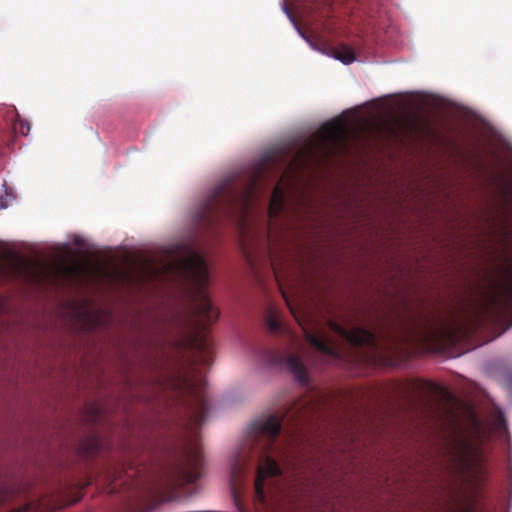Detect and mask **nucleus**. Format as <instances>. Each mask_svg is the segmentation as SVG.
<instances>
[{
  "mask_svg": "<svg viewBox=\"0 0 512 512\" xmlns=\"http://www.w3.org/2000/svg\"><path fill=\"white\" fill-rule=\"evenodd\" d=\"M274 168L272 159L256 164L244 180H223L200 206L196 221L200 226L212 227L221 217H237L244 223L254 203L262 194L261 182Z\"/></svg>",
  "mask_w": 512,
  "mask_h": 512,
  "instance_id": "1",
  "label": "nucleus"
},
{
  "mask_svg": "<svg viewBox=\"0 0 512 512\" xmlns=\"http://www.w3.org/2000/svg\"><path fill=\"white\" fill-rule=\"evenodd\" d=\"M506 271L505 282L487 295L471 310H463L439 323H428L430 336L445 344H456L475 334L484 324L494 323L512 315V262Z\"/></svg>",
  "mask_w": 512,
  "mask_h": 512,
  "instance_id": "2",
  "label": "nucleus"
},
{
  "mask_svg": "<svg viewBox=\"0 0 512 512\" xmlns=\"http://www.w3.org/2000/svg\"><path fill=\"white\" fill-rule=\"evenodd\" d=\"M283 418L278 415H270L260 419L252 425V432L256 438L257 445L262 446L259 464L255 478V493L259 500L265 498V479L281 475V468L269 451L274 445L282 429Z\"/></svg>",
  "mask_w": 512,
  "mask_h": 512,
  "instance_id": "3",
  "label": "nucleus"
},
{
  "mask_svg": "<svg viewBox=\"0 0 512 512\" xmlns=\"http://www.w3.org/2000/svg\"><path fill=\"white\" fill-rule=\"evenodd\" d=\"M446 467L455 477H474L480 473L482 450L480 443L466 435H455L445 453Z\"/></svg>",
  "mask_w": 512,
  "mask_h": 512,
  "instance_id": "4",
  "label": "nucleus"
},
{
  "mask_svg": "<svg viewBox=\"0 0 512 512\" xmlns=\"http://www.w3.org/2000/svg\"><path fill=\"white\" fill-rule=\"evenodd\" d=\"M178 270L201 292L209 279L208 266L201 254L187 249L186 256L176 263Z\"/></svg>",
  "mask_w": 512,
  "mask_h": 512,
  "instance_id": "5",
  "label": "nucleus"
},
{
  "mask_svg": "<svg viewBox=\"0 0 512 512\" xmlns=\"http://www.w3.org/2000/svg\"><path fill=\"white\" fill-rule=\"evenodd\" d=\"M261 360L270 366L285 365L299 383L307 384L308 382L307 369L298 355L285 356L277 350L269 349L262 352Z\"/></svg>",
  "mask_w": 512,
  "mask_h": 512,
  "instance_id": "6",
  "label": "nucleus"
},
{
  "mask_svg": "<svg viewBox=\"0 0 512 512\" xmlns=\"http://www.w3.org/2000/svg\"><path fill=\"white\" fill-rule=\"evenodd\" d=\"M182 458V463L176 467L177 477L184 482L192 483L201 476L202 450L197 444L190 445L183 451Z\"/></svg>",
  "mask_w": 512,
  "mask_h": 512,
  "instance_id": "7",
  "label": "nucleus"
},
{
  "mask_svg": "<svg viewBox=\"0 0 512 512\" xmlns=\"http://www.w3.org/2000/svg\"><path fill=\"white\" fill-rule=\"evenodd\" d=\"M346 134L345 123L338 119L323 125L319 131V150L328 155L340 144Z\"/></svg>",
  "mask_w": 512,
  "mask_h": 512,
  "instance_id": "8",
  "label": "nucleus"
},
{
  "mask_svg": "<svg viewBox=\"0 0 512 512\" xmlns=\"http://www.w3.org/2000/svg\"><path fill=\"white\" fill-rule=\"evenodd\" d=\"M332 329L353 346H366L377 349L375 334L364 327L346 329L339 324L333 323Z\"/></svg>",
  "mask_w": 512,
  "mask_h": 512,
  "instance_id": "9",
  "label": "nucleus"
},
{
  "mask_svg": "<svg viewBox=\"0 0 512 512\" xmlns=\"http://www.w3.org/2000/svg\"><path fill=\"white\" fill-rule=\"evenodd\" d=\"M331 11V0H311L303 5L301 16L307 23L314 24L329 17Z\"/></svg>",
  "mask_w": 512,
  "mask_h": 512,
  "instance_id": "10",
  "label": "nucleus"
},
{
  "mask_svg": "<svg viewBox=\"0 0 512 512\" xmlns=\"http://www.w3.org/2000/svg\"><path fill=\"white\" fill-rule=\"evenodd\" d=\"M79 499L80 497L69 501L44 497L37 501L27 502L13 512H53L67 504L77 502Z\"/></svg>",
  "mask_w": 512,
  "mask_h": 512,
  "instance_id": "11",
  "label": "nucleus"
},
{
  "mask_svg": "<svg viewBox=\"0 0 512 512\" xmlns=\"http://www.w3.org/2000/svg\"><path fill=\"white\" fill-rule=\"evenodd\" d=\"M196 313L205 325L214 323L219 316V313L214 308L211 300L202 293H200L199 299L196 303Z\"/></svg>",
  "mask_w": 512,
  "mask_h": 512,
  "instance_id": "12",
  "label": "nucleus"
},
{
  "mask_svg": "<svg viewBox=\"0 0 512 512\" xmlns=\"http://www.w3.org/2000/svg\"><path fill=\"white\" fill-rule=\"evenodd\" d=\"M26 272V265L22 260L14 259L0 262V277L10 281L23 276Z\"/></svg>",
  "mask_w": 512,
  "mask_h": 512,
  "instance_id": "13",
  "label": "nucleus"
},
{
  "mask_svg": "<svg viewBox=\"0 0 512 512\" xmlns=\"http://www.w3.org/2000/svg\"><path fill=\"white\" fill-rule=\"evenodd\" d=\"M209 405L206 397L195 392L194 404L191 407V420L194 426H201L208 415Z\"/></svg>",
  "mask_w": 512,
  "mask_h": 512,
  "instance_id": "14",
  "label": "nucleus"
},
{
  "mask_svg": "<svg viewBox=\"0 0 512 512\" xmlns=\"http://www.w3.org/2000/svg\"><path fill=\"white\" fill-rule=\"evenodd\" d=\"M285 192L280 183H277L271 193L268 205L270 218H276L284 209Z\"/></svg>",
  "mask_w": 512,
  "mask_h": 512,
  "instance_id": "15",
  "label": "nucleus"
},
{
  "mask_svg": "<svg viewBox=\"0 0 512 512\" xmlns=\"http://www.w3.org/2000/svg\"><path fill=\"white\" fill-rule=\"evenodd\" d=\"M305 339L315 350L328 356H335L336 351L333 345L321 335L305 332Z\"/></svg>",
  "mask_w": 512,
  "mask_h": 512,
  "instance_id": "16",
  "label": "nucleus"
},
{
  "mask_svg": "<svg viewBox=\"0 0 512 512\" xmlns=\"http://www.w3.org/2000/svg\"><path fill=\"white\" fill-rule=\"evenodd\" d=\"M333 56L344 64H350L356 59L353 49L347 45H341L335 48Z\"/></svg>",
  "mask_w": 512,
  "mask_h": 512,
  "instance_id": "17",
  "label": "nucleus"
},
{
  "mask_svg": "<svg viewBox=\"0 0 512 512\" xmlns=\"http://www.w3.org/2000/svg\"><path fill=\"white\" fill-rule=\"evenodd\" d=\"M447 512H475L471 504L465 502H457L452 505Z\"/></svg>",
  "mask_w": 512,
  "mask_h": 512,
  "instance_id": "18",
  "label": "nucleus"
},
{
  "mask_svg": "<svg viewBox=\"0 0 512 512\" xmlns=\"http://www.w3.org/2000/svg\"><path fill=\"white\" fill-rule=\"evenodd\" d=\"M230 489H231V494H232V497H233V501H234L235 505L237 506L239 512H245L244 509L242 508V505H241V502H240V498H239L238 493H237L236 485L234 483H232Z\"/></svg>",
  "mask_w": 512,
  "mask_h": 512,
  "instance_id": "19",
  "label": "nucleus"
},
{
  "mask_svg": "<svg viewBox=\"0 0 512 512\" xmlns=\"http://www.w3.org/2000/svg\"><path fill=\"white\" fill-rule=\"evenodd\" d=\"M30 131V124L28 122H20L19 124V132L22 134V135H28Z\"/></svg>",
  "mask_w": 512,
  "mask_h": 512,
  "instance_id": "20",
  "label": "nucleus"
},
{
  "mask_svg": "<svg viewBox=\"0 0 512 512\" xmlns=\"http://www.w3.org/2000/svg\"><path fill=\"white\" fill-rule=\"evenodd\" d=\"M243 467H241L240 465L238 464H235L234 467H233V475L236 476L237 474L241 473L243 471Z\"/></svg>",
  "mask_w": 512,
  "mask_h": 512,
  "instance_id": "21",
  "label": "nucleus"
},
{
  "mask_svg": "<svg viewBox=\"0 0 512 512\" xmlns=\"http://www.w3.org/2000/svg\"><path fill=\"white\" fill-rule=\"evenodd\" d=\"M8 206L6 197H0V209H5Z\"/></svg>",
  "mask_w": 512,
  "mask_h": 512,
  "instance_id": "22",
  "label": "nucleus"
},
{
  "mask_svg": "<svg viewBox=\"0 0 512 512\" xmlns=\"http://www.w3.org/2000/svg\"><path fill=\"white\" fill-rule=\"evenodd\" d=\"M197 345L200 351H205L207 349V345L204 341H199Z\"/></svg>",
  "mask_w": 512,
  "mask_h": 512,
  "instance_id": "23",
  "label": "nucleus"
},
{
  "mask_svg": "<svg viewBox=\"0 0 512 512\" xmlns=\"http://www.w3.org/2000/svg\"><path fill=\"white\" fill-rule=\"evenodd\" d=\"M270 328L273 329V330H277L279 328L278 322L275 321V320H271L270 321Z\"/></svg>",
  "mask_w": 512,
  "mask_h": 512,
  "instance_id": "24",
  "label": "nucleus"
},
{
  "mask_svg": "<svg viewBox=\"0 0 512 512\" xmlns=\"http://www.w3.org/2000/svg\"><path fill=\"white\" fill-rule=\"evenodd\" d=\"M422 387H423V388L430 389V390H433V389H435V388H436V387H435V385H434V384H432V383H423V384H422Z\"/></svg>",
  "mask_w": 512,
  "mask_h": 512,
  "instance_id": "25",
  "label": "nucleus"
},
{
  "mask_svg": "<svg viewBox=\"0 0 512 512\" xmlns=\"http://www.w3.org/2000/svg\"><path fill=\"white\" fill-rule=\"evenodd\" d=\"M291 414H292L293 417H296V418H299V419H301V418H303L305 416V414H302V413H300L298 411L297 412H291Z\"/></svg>",
  "mask_w": 512,
  "mask_h": 512,
  "instance_id": "26",
  "label": "nucleus"
},
{
  "mask_svg": "<svg viewBox=\"0 0 512 512\" xmlns=\"http://www.w3.org/2000/svg\"><path fill=\"white\" fill-rule=\"evenodd\" d=\"M282 295H283V298L285 299V302L287 303L288 307H289V308H290V310L292 311V308H291V306H290V303H289V300H288L287 296L285 295V293H284V292H282Z\"/></svg>",
  "mask_w": 512,
  "mask_h": 512,
  "instance_id": "27",
  "label": "nucleus"
},
{
  "mask_svg": "<svg viewBox=\"0 0 512 512\" xmlns=\"http://www.w3.org/2000/svg\"><path fill=\"white\" fill-rule=\"evenodd\" d=\"M309 150H310V152H312V150H313L312 145H310Z\"/></svg>",
  "mask_w": 512,
  "mask_h": 512,
  "instance_id": "28",
  "label": "nucleus"
}]
</instances>
